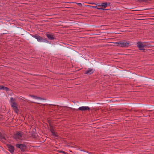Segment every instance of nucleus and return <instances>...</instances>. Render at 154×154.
<instances>
[{
    "label": "nucleus",
    "instance_id": "nucleus-1",
    "mask_svg": "<svg viewBox=\"0 0 154 154\" xmlns=\"http://www.w3.org/2000/svg\"><path fill=\"white\" fill-rule=\"evenodd\" d=\"M130 43V42L127 41L125 40L121 41L119 42H116L115 43L117 46L123 48L129 47L131 45Z\"/></svg>",
    "mask_w": 154,
    "mask_h": 154
},
{
    "label": "nucleus",
    "instance_id": "nucleus-2",
    "mask_svg": "<svg viewBox=\"0 0 154 154\" xmlns=\"http://www.w3.org/2000/svg\"><path fill=\"white\" fill-rule=\"evenodd\" d=\"M149 46L148 44L144 45L141 42H138L137 43V48L141 51L144 52H145V50L144 48Z\"/></svg>",
    "mask_w": 154,
    "mask_h": 154
},
{
    "label": "nucleus",
    "instance_id": "nucleus-3",
    "mask_svg": "<svg viewBox=\"0 0 154 154\" xmlns=\"http://www.w3.org/2000/svg\"><path fill=\"white\" fill-rule=\"evenodd\" d=\"M23 134V132L17 131L16 133L14 135L13 138L17 140H18L21 139Z\"/></svg>",
    "mask_w": 154,
    "mask_h": 154
},
{
    "label": "nucleus",
    "instance_id": "nucleus-4",
    "mask_svg": "<svg viewBox=\"0 0 154 154\" xmlns=\"http://www.w3.org/2000/svg\"><path fill=\"white\" fill-rule=\"evenodd\" d=\"M15 146L17 148L20 149L22 152H24L26 150L27 146L24 144L17 143L16 144Z\"/></svg>",
    "mask_w": 154,
    "mask_h": 154
},
{
    "label": "nucleus",
    "instance_id": "nucleus-5",
    "mask_svg": "<svg viewBox=\"0 0 154 154\" xmlns=\"http://www.w3.org/2000/svg\"><path fill=\"white\" fill-rule=\"evenodd\" d=\"M11 107L14 111L17 113L19 111V110L17 107V104L16 103H13L11 104Z\"/></svg>",
    "mask_w": 154,
    "mask_h": 154
},
{
    "label": "nucleus",
    "instance_id": "nucleus-6",
    "mask_svg": "<svg viewBox=\"0 0 154 154\" xmlns=\"http://www.w3.org/2000/svg\"><path fill=\"white\" fill-rule=\"evenodd\" d=\"M7 135L5 134L2 133L0 132V139L1 141L5 142L7 140Z\"/></svg>",
    "mask_w": 154,
    "mask_h": 154
},
{
    "label": "nucleus",
    "instance_id": "nucleus-7",
    "mask_svg": "<svg viewBox=\"0 0 154 154\" xmlns=\"http://www.w3.org/2000/svg\"><path fill=\"white\" fill-rule=\"evenodd\" d=\"M38 41L40 42H44L46 43H49V41L46 38L41 37L40 36H39L37 39Z\"/></svg>",
    "mask_w": 154,
    "mask_h": 154
},
{
    "label": "nucleus",
    "instance_id": "nucleus-8",
    "mask_svg": "<svg viewBox=\"0 0 154 154\" xmlns=\"http://www.w3.org/2000/svg\"><path fill=\"white\" fill-rule=\"evenodd\" d=\"M46 35L49 40H54L55 39V36L53 35V33L51 32L47 33Z\"/></svg>",
    "mask_w": 154,
    "mask_h": 154
},
{
    "label": "nucleus",
    "instance_id": "nucleus-9",
    "mask_svg": "<svg viewBox=\"0 0 154 154\" xmlns=\"http://www.w3.org/2000/svg\"><path fill=\"white\" fill-rule=\"evenodd\" d=\"M7 147L8 148L9 151L12 154L13 153L14 150V147L10 144L7 145Z\"/></svg>",
    "mask_w": 154,
    "mask_h": 154
},
{
    "label": "nucleus",
    "instance_id": "nucleus-10",
    "mask_svg": "<svg viewBox=\"0 0 154 154\" xmlns=\"http://www.w3.org/2000/svg\"><path fill=\"white\" fill-rule=\"evenodd\" d=\"M111 3L109 2H105L103 3H101V7H103V8L105 9V8H106V7L110 6V5Z\"/></svg>",
    "mask_w": 154,
    "mask_h": 154
},
{
    "label": "nucleus",
    "instance_id": "nucleus-11",
    "mask_svg": "<svg viewBox=\"0 0 154 154\" xmlns=\"http://www.w3.org/2000/svg\"><path fill=\"white\" fill-rule=\"evenodd\" d=\"M78 109L79 110L82 111H85L88 110H89L90 108L88 106H81L79 107Z\"/></svg>",
    "mask_w": 154,
    "mask_h": 154
},
{
    "label": "nucleus",
    "instance_id": "nucleus-12",
    "mask_svg": "<svg viewBox=\"0 0 154 154\" xmlns=\"http://www.w3.org/2000/svg\"><path fill=\"white\" fill-rule=\"evenodd\" d=\"M93 72L94 71L92 69L88 68V69L85 72V74L91 75L93 73Z\"/></svg>",
    "mask_w": 154,
    "mask_h": 154
},
{
    "label": "nucleus",
    "instance_id": "nucleus-13",
    "mask_svg": "<svg viewBox=\"0 0 154 154\" xmlns=\"http://www.w3.org/2000/svg\"><path fill=\"white\" fill-rule=\"evenodd\" d=\"M0 90H5L6 91H8L10 90V89L8 88L5 87L3 85H0Z\"/></svg>",
    "mask_w": 154,
    "mask_h": 154
},
{
    "label": "nucleus",
    "instance_id": "nucleus-14",
    "mask_svg": "<svg viewBox=\"0 0 154 154\" xmlns=\"http://www.w3.org/2000/svg\"><path fill=\"white\" fill-rule=\"evenodd\" d=\"M30 96L31 97L33 98H34L35 99H40L41 100H45V99L44 98H42L41 97H38L36 96H34V95H30Z\"/></svg>",
    "mask_w": 154,
    "mask_h": 154
},
{
    "label": "nucleus",
    "instance_id": "nucleus-15",
    "mask_svg": "<svg viewBox=\"0 0 154 154\" xmlns=\"http://www.w3.org/2000/svg\"><path fill=\"white\" fill-rule=\"evenodd\" d=\"M134 112H138L139 113H142L143 114V113H142V112L143 111H145V110H134ZM152 110H146V112H152Z\"/></svg>",
    "mask_w": 154,
    "mask_h": 154
},
{
    "label": "nucleus",
    "instance_id": "nucleus-16",
    "mask_svg": "<svg viewBox=\"0 0 154 154\" xmlns=\"http://www.w3.org/2000/svg\"><path fill=\"white\" fill-rule=\"evenodd\" d=\"M92 7L93 8H97L98 9L101 10H109V9H105L103 8H99V7H98V6L97 5L96 6H92Z\"/></svg>",
    "mask_w": 154,
    "mask_h": 154
},
{
    "label": "nucleus",
    "instance_id": "nucleus-17",
    "mask_svg": "<svg viewBox=\"0 0 154 154\" xmlns=\"http://www.w3.org/2000/svg\"><path fill=\"white\" fill-rule=\"evenodd\" d=\"M16 100L15 99L13 98V97H11L10 98V104L13 103H15Z\"/></svg>",
    "mask_w": 154,
    "mask_h": 154
},
{
    "label": "nucleus",
    "instance_id": "nucleus-18",
    "mask_svg": "<svg viewBox=\"0 0 154 154\" xmlns=\"http://www.w3.org/2000/svg\"><path fill=\"white\" fill-rule=\"evenodd\" d=\"M51 132L52 133V135L53 136H55L56 137H57V133H56L55 132L54 130L51 131Z\"/></svg>",
    "mask_w": 154,
    "mask_h": 154
},
{
    "label": "nucleus",
    "instance_id": "nucleus-19",
    "mask_svg": "<svg viewBox=\"0 0 154 154\" xmlns=\"http://www.w3.org/2000/svg\"><path fill=\"white\" fill-rule=\"evenodd\" d=\"M49 125L50 126V131L54 130L53 126L52 125H51V124H50Z\"/></svg>",
    "mask_w": 154,
    "mask_h": 154
},
{
    "label": "nucleus",
    "instance_id": "nucleus-20",
    "mask_svg": "<svg viewBox=\"0 0 154 154\" xmlns=\"http://www.w3.org/2000/svg\"><path fill=\"white\" fill-rule=\"evenodd\" d=\"M30 35L32 37L35 38V39H37V40L38 39V36H39V35H34L32 34H30Z\"/></svg>",
    "mask_w": 154,
    "mask_h": 154
},
{
    "label": "nucleus",
    "instance_id": "nucleus-21",
    "mask_svg": "<svg viewBox=\"0 0 154 154\" xmlns=\"http://www.w3.org/2000/svg\"><path fill=\"white\" fill-rule=\"evenodd\" d=\"M60 153H62L63 154H66V152L62 150L60 151L59 152Z\"/></svg>",
    "mask_w": 154,
    "mask_h": 154
},
{
    "label": "nucleus",
    "instance_id": "nucleus-22",
    "mask_svg": "<svg viewBox=\"0 0 154 154\" xmlns=\"http://www.w3.org/2000/svg\"><path fill=\"white\" fill-rule=\"evenodd\" d=\"M101 3H98L97 4L98 5H97L98 6V7H100V8H102L101 7L102 6L101 5Z\"/></svg>",
    "mask_w": 154,
    "mask_h": 154
},
{
    "label": "nucleus",
    "instance_id": "nucleus-23",
    "mask_svg": "<svg viewBox=\"0 0 154 154\" xmlns=\"http://www.w3.org/2000/svg\"><path fill=\"white\" fill-rule=\"evenodd\" d=\"M3 119V116L2 115L0 114V119Z\"/></svg>",
    "mask_w": 154,
    "mask_h": 154
},
{
    "label": "nucleus",
    "instance_id": "nucleus-24",
    "mask_svg": "<svg viewBox=\"0 0 154 154\" xmlns=\"http://www.w3.org/2000/svg\"><path fill=\"white\" fill-rule=\"evenodd\" d=\"M73 109V110H76V111H78V110H79L78 109H74H74Z\"/></svg>",
    "mask_w": 154,
    "mask_h": 154
},
{
    "label": "nucleus",
    "instance_id": "nucleus-25",
    "mask_svg": "<svg viewBox=\"0 0 154 154\" xmlns=\"http://www.w3.org/2000/svg\"><path fill=\"white\" fill-rule=\"evenodd\" d=\"M77 5H80V6H82V4L81 3H77Z\"/></svg>",
    "mask_w": 154,
    "mask_h": 154
},
{
    "label": "nucleus",
    "instance_id": "nucleus-26",
    "mask_svg": "<svg viewBox=\"0 0 154 154\" xmlns=\"http://www.w3.org/2000/svg\"><path fill=\"white\" fill-rule=\"evenodd\" d=\"M32 129H33L32 131H33V132H35V131H36L35 129L34 128H33Z\"/></svg>",
    "mask_w": 154,
    "mask_h": 154
},
{
    "label": "nucleus",
    "instance_id": "nucleus-27",
    "mask_svg": "<svg viewBox=\"0 0 154 154\" xmlns=\"http://www.w3.org/2000/svg\"><path fill=\"white\" fill-rule=\"evenodd\" d=\"M32 103H37V104H40L39 103H37V102H32Z\"/></svg>",
    "mask_w": 154,
    "mask_h": 154
},
{
    "label": "nucleus",
    "instance_id": "nucleus-28",
    "mask_svg": "<svg viewBox=\"0 0 154 154\" xmlns=\"http://www.w3.org/2000/svg\"><path fill=\"white\" fill-rule=\"evenodd\" d=\"M42 105L45 106V104H42Z\"/></svg>",
    "mask_w": 154,
    "mask_h": 154
},
{
    "label": "nucleus",
    "instance_id": "nucleus-29",
    "mask_svg": "<svg viewBox=\"0 0 154 154\" xmlns=\"http://www.w3.org/2000/svg\"><path fill=\"white\" fill-rule=\"evenodd\" d=\"M99 8H100V7H99Z\"/></svg>",
    "mask_w": 154,
    "mask_h": 154
},
{
    "label": "nucleus",
    "instance_id": "nucleus-30",
    "mask_svg": "<svg viewBox=\"0 0 154 154\" xmlns=\"http://www.w3.org/2000/svg\"><path fill=\"white\" fill-rule=\"evenodd\" d=\"M153 114H154V112H153Z\"/></svg>",
    "mask_w": 154,
    "mask_h": 154
}]
</instances>
